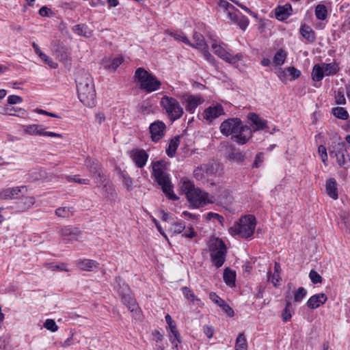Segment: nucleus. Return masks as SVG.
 Here are the masks:
<instances>
[{
  "label": "nucleus",
  "instance_id": "f257e3e1",
  "mask_svg": "<svg viewBox=\"0 0 350 350\" xmlns=\"http://www.w3.org/2000/svg\"><path fill=\"white\" fill-rule=\"evenodd\" d=\"M75 82L79 100L88 107H94L96 103V91L90 74L84 70H79L76 74Z\"/></svg>",
  "mask_w": 350,
  "mask_h": 350
},
{
  "label": "nucleus",
  "instance_id": "f03ea898",
  "mask_svg": "<svg viewBox=\"0 0 350 350\" xmlns=\"http://www.w3.org/2000/svg\"><path fill=\"white\" fill-rule=\"evenodd\" d=\"M220 131L225 136L232 135V139L239 144H245L252 137L250 127L243 125L238 118L224 120L220 125Z\"/></svg>",
  "mask_w": 350,
  "mask_h": 350
},
{
  "label": "nucleus",
  "instance_id": "7ed1b4c3",
  "mask_svg": "<svg viewBox=\"0 0 350 350\" xmlns=\"http://www.w3.org/2000/svg\"><path fill=\"white\" fill-rule=\"evenodd\" d=\"M180 189L194 208L202 207L208 204H213L215 201L214 196L196 187L194 183L187 178L180 180Z\"/></svg>",
  "mask_w": 350,
  "mask_h": 350
},
{
  "label": "nucleus",
  "instance_id": "20e7f679",
  "mask_svg": "<svg viewBox=\"0 0 350 350\" xmlns=\"http://www.w3.org/2000/svg\"><path fill=\"white\" fill-rule=\"evenodd\" d=\"M152 172L155 180L168 198L172 200H178L177 196L173 191V186L167 172L166 162L160 160L153 163Z\"/></svg>",
  "mask_w": 350,
  "mask_h": 350
},
{
  "label": "nucleus",
  "instance_id": "39448f33",
  "mask_svg": "<svg viewBox=\"0 0 350 350\" xmlns=\"http://www.w3.org/2000/svg\"><path fill=\"white\" fill-rule=\"evenodd\" d=\"M135 78L139 83V88L147 93L154 92L160 88L161 81L152 74L143 68L135 70Z\"/></svg>",
  "mask_w": 350,
  "mask_h": 350
},
{
  "label": "nucleus",
  "instance_id": "423d86ee",
  "mask_svg": "<svg viewBox=\"0 0 350 350\" xmlns=\"http://www.w3.org/2000/svg\"><path fill=\"white\" fill-rule=\"evenodd\" d=\"M256 225V219L254 215H245L230 228V230L232 234L247 239L253 235Z\"/></svg>",
  "mask_w": 350,
  "mask_h": 350
},
{
  "label": "nucleus",
  "instance_id": "0eeeda50",
  "mask_svg": "<svg viewBox=\"0 0 350 350\" xmlns=\"http://www.w3.org/2000/svg\"><path fill=\"white\" fill-rule=\"evenodd\" d=\"M208 245L213 263L217 268L221 267L226 260L227 254L224 242L218 238H211Z\"/></svg>",
  "mask_w": 350,
  "mask_h": 350
},
{
  "label": "nucleus",
  "instance_id": "6e6552de",
  "mask_svg": "<svg viewBox=\"0 0 350 350\" xmlns=\"http://www.w3.org/2000/svg\"><path fill=\"white\" fill-rule=\"evenodd\" d=\"M219 5L226 12L227 17L231 23L237 24L242 30L246 29L249 24L248 18L243 16L234 5L225 0H220Z\"/></svg>",
  "mask_w": 350,
  "mask_h": 350
},
{
  "label": "nucleus",
  "instance_id": "1a4fd4ad",
  "mask_svg": "<svg viewBox=\"0 0 350 350\" xmlns=\"http://www.w3.org/2000/svg\"><path fill=\"white\" fill-rule=\"evenodd\" d=\"M160 105L165 110L169 119L175 121L180 119L184 113L183 108L179 102L174 98L164 96L161 98Z\"/></svg>",
  "mask_w": 350,
  "mask_h": 350
},
{
  "label": "nucleus",
  "instance_id": "9d476101",
  "mask_svg": "<svg viewBox=\"0 0 350 350\" xmlns=\"http://www.w3.org/2000/svg\"><path fill=\"white\" fill-rule=\"evenodd\" d=\"M114 288L118 292L124 304L131 312L137 309V304L131 290L127 284L122 282L120 276L115 278Z\"/></svg>",
  "mask_w": 350,
  "mask_h": 350
},
{
  "label": "nucleus",
  "instance_id": "9b49d317",
  "mask_svg": "<svg viewBox=\"0 0 350 350\" xmlns=\"http://www.w3.org/2000/svg\"><path fill=\"white\" fill-rule=\"evenodd\" d=\"M211 48L217 56L229 64L235 65L243 59L241 53L232 55L228 52L226 49V44L223 42L218 43L214 40L211 44Z\"/></svg>",
  "mask_w": 350,
  "mask_h": 350
},
{
  "label": "nucleus",
  "instance_id": "f8f14e48",
  "mask_svg": "<svg viewBox=\"0 0 350 350\" xmlns=\"http://www.w3.org/2000/svg\"><path fill=\"white\" fill-rule=\"evenodd\" d=\"M329 153L331 157H336L337 163L340 167H346L345 165L349 161V157L344 142H338L332 144L329 148Z\"/></svg>",
  "mask_w": 350,
  "mask_h": 350
},
{
  "label": "nucleus",
  "instance_id": "ddd939ff",
  "mask_svg": "<svg viewBox=\"0 0 350 350\" xmlns=\"http://www.w3.org/2000/svg\"><path fill=\"white\" fill-rule=\"evenodd\" d=\"M85 165L94 178L95 182L103 181V177L106 176L98 160L87 158L85 161Z\"/></svg>",
  "mask_w": 350,
  "mask_h": 350
},
{
  "label": "nucleus",
  "instance_id": "4468645a",
  "mask_svg": "<svg viewBox=\"0 0 350 350\" xmlns=\"http://www.w3.org/2000/svg\"><path fill=\"white\" fill-rule=\"evenodd\" d=\"M23 131L26 134L39 135V136H49V137H56L62 138V134L56 133L54 132L45 131L44 128L40 124H29L24 125L23 126Z\"/></svg>",
  "mask_w": 350,
  "mask_h": 350
},
{
  "label": "nucleus",
  "instance_id": "2eb2a0df",
  "mask_svg": "<svg viewBox=\"0 0 350 350\" xmlns=\"http://www.w3.org/2000/svg\"><path fill=\"white\" fill-rule=\"evenodd\" d=\"M149 131L151 140L156 143L164 137L166 125L163 121L156 120L150 124Z\"/></svg>",
  "mask_w": 350,
  "mask_h": 350
},
{
  "label": "nucleus",
  "instance_id": "dca6fc26",
  "mask_svg": "<svg viewBox=\"0 0 350 350\" xmlns=\"http://www.w3.org/2000/svg\"><path fill=\"white\" fill-rule=\"evenodd\" d=\"M204 100L200 95H185L182 101L187 111L193 113L196 108L204 103Z\"/></svg>",
  "mask_w": 350,
  "mask_h": 350
},
{
  "label": "nucleus",
  "instance_id": "f3484780",
  "mask_svg": "<svg viewBox=\"0 0 350 350\" xmlns=\"http://www.w3.org/2000/svg\"><path fill=\"white\" fill-rule=\"evenodd\" d=\"M97 187L100 188L102 194L108 200H114L117 197V193L112 183L108 180L106 176L103 177V182H95Z\"/></svg>",
  "mask_w": 350,
  "mask_h": 350
},
{
  "label": "nucleus",
  "instance_id": "a211bd4d",
  "mask_svg": "<svg viewBox=\"0 0 350 350\" xmlns=\"http://www.w3.org/2000/svg\"><path fill=\"white\" fill-rule=\"evenodd\" d=\"M130 157L138 168L144 167L148 159V154L142 149L132 150L130 152Z\"/></svg>",
  "mask_w": 350,
  "mask_h": 350
},
{
  "label": "nucleus",
  "instance_id": "6ab92c4d",
  "mask_svg": "<svg viewBox=\"0 0 350 350\" xmlns=\"http://www.w3.org/2000/svg\"><path fill=\"white\" fill-rule=\"evenodd\" d=\"M165 321L168 324V326L170 329V341L174 345V348H178V343H180L181 342V338L179 334V332L176 328V325L175 323L174 322L170 314H167L165 316Z\"/></svg>",
  "mask_w": 350,
  "mask_h": 350
},
{
  "label": "nucleus",
  "instance_id": "aec40b11",
  "mask_svg": "<svg viewBox=\"0 0 350 350\" xmlns=\"http://www.w3.org/2000/svg\"><path fill=\"white\" fill-rule=\"evenodd\" d=\"M224 114V110L221 105H215L206 108L203 113V118L208 122H212L219 116Z\"/></svg>",
  "mask_w": 350,
  "mask_h": 350
},
{
  "label": "nucleus",
  "instance_id": "412c9836",
  "mask_svg": "<svg viewBox=\"0 0 350 350\" xmlns=\"http://www.w3.org/2000/svg\"><path fill=\"white\" fill-rule=\"evenodd\" d=\"M59 233L64 240L70 241H77L81 235V231L79 229L68 227L62 228Z\"/></svg>",
  "mask_w": 350,
  "mask_h": 350
},
{
  "label": "nucleus",
  "instance_id": "4be33fe9",
  "mask_svg": "<svg viewBox=\"0 0 350 350\" xmlns=\"http://www.w3.org/2000/svg\"><path fill=\"white\" fill-rule=\"evenodd\" d=\"M25 188V186L6 188L0 193V198L3 200L16 199L18 198L20 193Z\"/></svg>",
  "mask_w": 350,
  "mask_h": 350
},
{
  "label": "nucleus",
  "instance_id": "5701e85b",
  "mask_svg": "<svg viewBox=\"0 0 350 350\" xmlns=\"http://www.w3.org/2000/svg\"><path fill=\"white\" fill-rule=\"evenodd\" d=\"M327 300V297L325 293H319L311 296L306 304L309 308L315 309L323 305Z\"/></svg>",
  "mask_w": 350,
  "mask_h": 350
},
{
  "label": "nucleus",
  "instance_id": "b1692460",
  "mask_svg": "<svg viewBox=\"0 0 350 350\" xmlns=\"http://www.w3.org/2000/svg\"><path fill=\"white\" fill-rule=\"evenodd\" d=\"M215 196L221 203L224 204L230 203L232 199L231 191L222 185L217 186Z\"/></svg>",
  "mask_w": 350,
  "mask_h": 350
},
{
  "label": "nucleus",
  "instance_id": "393cba45",
  "mask_svg": "<svg viewBox=\"0 0 350 350\" xmlns=\"http://www.w3.org/2000/svg\"><path fill=\"white\" fill-rule=\"evenodd\" d=\"M75 264L79 269L85 271H92L98 266L96 260L91 259H79Z\"/></svg>",
  "mask_w": 350,
  "mask_h": 350
},
{
  "label": "nucleus",
  "instance_id": "a878e982",
  "mask_svg": "<svg viewBox=\"0 0 350 350\" xmlns=\"http://www.w3.org/2000/svg\"><path fill=\"white\" fill-rule=\"evenodd\" d=\"M72 30L75 34L87 38H91L93 36V31L84 23L74 25L72 27Z\"/></svg>",
  "mask_w": 350,
  "mask_h": 350
},
{
  "label": "nucleus",
  "instance_id": "bb28decb",
  "mask_svg": "<svg viewBox=\"0 0 350 350\" xmlns=\"http://www.w3.org/2000/svg\"><path fill=\"white\" fill-rule=\"evenodd\" d=\"M291 10L292 8L289 3H286L284 6H278L275 9V17L280 21H284L291 14Z\"/></svg>",
  "mask_w": 350,
  "mask_h": 350
},
{
  "label": "nucleus",
  "instance_id": "cd10ccee",
  "mask_svg": "<svg viewBox=\"0 0 350 350\" xmlns=\"http://www.w3.org/2000/svg\"><path fill=\"white\" fill-rule=\"evenodd\" d=\"M336 181L334 178H329L325 184V190L327 195L334 200L338 198Z\"/></svg>",
  "mask_w": 350,
  "mask_h": 350
},
{
  "label": "nucleus",
  "instance_id": "c85d7f7f",
  "mask_svg": "<svg viewBox=\"0 0 350 350\" xmlns=\"http://www.w3.org/2000/svg\"><path fill=\"white\" fill-rule=\"evenodd\" d=\"M299 31L301 35L309 42H314L316 38L315 33L309 25L306 24L301 25Z\"/></svg>",
  "mask_w": 350,
  "mask_h": 350
},
{
  "label": "nucleus",
  "instance_id": "c756f323",
  "mask_svg": "<svg viewBox=\"0 0 350 350\" xmlns=\"http://www.w3.org/2000/svg\"><path fill=\"white\" fill-rule=\"evenodd\" d=\"M36 203L33 196H27L17 203V207L21 211H26L30 209Z\"/></svg>",
  "mask_w": 350,
  "mask_h": 350
},
{
  "label": "nucleus",
  "instance_id": "7c9ffc66",
  "mask_svg": "<svg viewBox=\"0 0 350 350\" xmlns=\"http://www.w3.org/2000/svg\"><path fill=\"white\" fill-rule=\"evenodd\" d=\"M180 144V137L178 135L174 137L169 142L168 146L166 148V154L170 157H173L175 155L176 150Z\"/></svg>",
  "mask_w": 350,
  "mask_h": 350
},
{
  "label": "nucleus",
  "instance_id": "2f4dec72",
  "mask_svg": "<svg viewBox=\"0 0 350 350\" xmlns=\"http://www.w3.org/2000/svg\"><path fill=\"white\" fill-rule=\"evenodd\" d=\"M181 291L185 299L190 300L193 304L200 306L202 304L201 300L195 295L189 287L184 286L181 288Z\"/></svg>",
  "mask_w": 350,
  "mask_h": 350
},
{
  "label": "nucleus",
  "instance_id": "473e14b6",
  "mask_svg": "<svg viewBox=\"0 0 350 350\" xmlns=\"http://www.w3.org/2000/svg\"><path fill=\"white\" fill-rule=\"evenodd\" d=\"M248 118L252 122V124L256 126L254 131L260 130V129H262L267 127L266 121L261 119L256 113H250L248 115Z\"/></svg>",
  "mask_w": 350,
  "mask_h": 350
},
{
  "label": "nucleus",
  "instance_id": "72a5a7b5",
  "mask_svg": "<svg viewBox=\"0 0 350 350\" xmlns=\"http://www.w3.org/2000/svg\"><path fill=\"white\" fill-rule=\"evenodd\" d=\"M224 281L225 283L230 286H234L235 285L236 273L235 271L229 268H226L224 271Z\"/></svg>",
  "mask_w": 350,
  "mask_h": 350
},
{
  "label": "nucleus",
  "instance_id": "f704fd0d",
  "mask_svg": "<svg viewBox=\"0 0 350 350\" xmlns=\"http://www.w3.org/2000/svg\"><path fill=\"white\" fill-rule=\"evenodd\" d=\"M193 40L194 43H191V44H189L192 47L200 50L207 46L205 42L204 36L200 33L195 32L193 36Z\"/></svg>",
  "mask_w": 350,
  "mask_h": 350
},
{
  "label": "nucleus",
  "instance_id": "c9c22d12",
  "mask_svg": "<svg viewBox=\"0 0 350 350\" xmlns=\"http://www.w3.org/2000/svg\"><path fill=\"white\" fill-rule=\"evenodd\" d=\"M321 66L323 68V72L325 76L335 75L339 70V68L336 63H323L321 64Z\"/></svg>",
  "mask_w": 350,
  "mask_h": 350
},
{
  "label": "nucleus",
  "instance_id": "e433bc0d",
  "mask_svg": "<svg viewBox=\"0 0 350 350\" xmlns=\"http://www.w3.org/2000/svg\"><path fill=\"white\" fill-rule=\"evenodd\" d=\"M122 62V57H117L110 61H106L104 66L107 69L111 71H115Z\"/></svg>",
  "mask_w": 350,
  "mask_h": 350
},
{
  "label": "nucleus",
  "instance_id": "4c0bfd02",
  "mask_svg": "<svg viewBox=\"0 0 350 350\" xmlns=\"http://www.w3.org/2000/svg\"><path fill=\"white\" fill-rule=\"evenodd\" d=\"M314 14L317 19L320 21H324L327 16V10L325 5L318 4L315 7Z\"/></svg>",
  "mask_w": 350,
  "mask_h": 350
},
{
  "label": "nucleus",
  "instance_id": "58836bf2",
  "mask_svg": "<svg viewBox=\"0 0 350 350\" xmlns=\"http://www.w3.org/2000/svg\"><path fill=\"white\" fill-rule=\"evenodd\" d=\"M325 75L321 64H315L312 68V79L315 81H320Z\"/></svg>",
  "mask_w": 350,
  "mask_h": 350
},
{
  "label": "nucleus",
  "instance_id": "ea45409f",
  "mask_svg": "<svg viewBox=\"0 0 350 350\" xmlns=\"http://www.w3.org/2000/svg\"><path fill=\"white\" fill-rule=\"evenodd\" d=\"M235 350H247V343L243 332L239 334L235 342Z\"/></svg>",
  "mask_w": 350,
  "mask_h": 350
},
{
  "label": "nucleus",
  "instance_id": "a19ab883",
  "mask_svg": "<svg viewBox=\"0 0 350 350\" xmlns=\"http://www.w3.org/2000/svg\"><path fill=\"white\" fill-rule=\"evenodd\" d=\"M201 166L207 178L215 175L217 172L216 165L213 163H203Z\"/></svg>",
  "mask_w": 350,
  "mask_h": 350
},
{
  "label": "nucleus",
  "instance_id": "79ce46f5",
  "mask_svg": "<svg viewBox=\"0 0 350 350\" xmlns=\"http://www.w3.org/2000/svg\"><path fill=\"white\" fill-rule=\"evenodd\" d=\"M168 34L176 40L184 42L187 44H191V42L187 38V37L182 31H168Z\"/></svg>",
  "mask_w": 350,
  "mask_h": 350
},
{
  "label": "nucleus",
  "instance_id": "37998d69",
  "mask_svg": "<svg viewBox=\"0 0 350 350\" xmlns=\"http://www.w3.org/2000/svg\"><path fill=\"white\" fill-rule=\"evenodd\" d=\"M282 74L284 75V76L286 75V74H289L291 76V79L294 80L300 76L301 72L295 67L291 66L285 68V70L282 71ZM284 76L282 74L280 75L279 77L281 80H282V77Z\"/></svg>",
  "mask_w": 350,
  "mask_h": 350
},
{
  "label": "nucleus",
  "instance_id": "c03bdc74",
  "mask_svg": "<svg viewBox=\"0 0 350 350\" xmlns=\"http://www.w3.org/2000/svg\"><path fill=\"white\" fill-rule=\"evenodd\" d=\"M294 302H300L307 295V291L304 287H299L292 292Z\"/></svg>",
  "mask_w": 350,
  "mask_h": 350
},
{
  "label": "nucleus",
  "instance_id": "a18cd8bd",
  "mask_svg": "<svg viewBox=\"0 0 350 350\" xmlns=\"http://www.w3.org/2000/svg\"><path fill=\"white\" fill-rule=\"evenodd\" d=\"M286 57V52L283 49H280L273 57V63L277 66H281L284 63Z\"/></svg>",
  "mask_w": 350,
  "mask_h": 350
},
{
  "label": "nucleus",
  "instance_id": "49530a36",
  "mask_svg": "<svg viewBox=\"0 0 350 350\" xmlns=\"http://www.w3.org/2000/svg\"><path fill=\"white\" fill-rule=\"evenodd\" d=\"M25 113V109L19 107H14L11 106H5L3 109V113L9 116H18L19 113L24 114Z\"/></svg>",
  "mask_w": 350,
  "mask_h": 350
},
{
  "label": "nucleus",
  "instance_id": "de8ad7c7",
  "mask_svg": "<svg viewBox=\"0 0 350 350\" xmlns=\"http://www.w3.org/2000/svg\"><path fill=\"white\" fill-rule=\"evenodd\" d=\"M332 113L334 116L341 120H347L349 117L347 111L343 107H340L333 108Z\"/></svg>",
  "mask_w": 350,
  "mask_h": 350
},
{
  "label": "nucleus",
  "instance_id": "09e8293b",
  "mask_svg": "<svg viewBox=\"0 0 350 350\" xmlns=\"http://www.w3.org/2000/svg\"><path fill=\"white\" fill-rule=\"evenodd\" d=\"M72 208L59 207L55 210V215L59 217H69L72 215Z\"/></svg>",
  "mask_w": 350,
  "mask_h": 350
},
{
  "label": "nucleus",
  "instance_id": "8fccbe9b",
  "mask_svg": "<svg viewBox=\"0 0 350 350\" xmlns=\"http://www.w3.org/2000/svg\"><path fill=\"white\" fill-rule=\"evenodd\" d=\"M193 176L198 180H201L203 183L208 180L201 166V165L197 167L193 170Z\"/></svg>",
  "mask_w": 350,
  "mask_h": 350
},
{
  "label": "nucleus",
  "instance_id": "3c124183",
  "mask_svg": "<svg viewBox=\"0 0 350 350\" xmlns=\"http://www.w3.org/2000/svg\"><path fill=\"white\" fill-rule=\"evenodd\" d=\"M291 306V301L289 300H286L285 308L282 312V318L283 321H284V322H287V321H290L292 317L291 312L290 310Z\"/></svg>",
  "mask_w": 350,
  "mask_h": 350
},
{
  "label": "nucleus",
  "instance_id": "603ef678",
  "mask_svg": "<svg viewBox=\"0 0 350 350\" xmlns=\"http://www.w3.org/2000/svg\"><path fill=\"white\" fill-rule=\"evenodd\" d=\"M44 63L48 64L51 68H56L57 67V64L53 62L52 59L48 57L45 53H44L42 51L38 52L36 54Z\"/></svg>",
  "mask_w": 350,
  "mask_h": 350
},
{
  "label": "nucleus",
  "instance_id": "864d4df0",
  "mask_svg": "<svg viewBox=\"0 0 350 350\" xmlns=\"http://www.w3.org/2000/svg\"><path fill=\"white\" fill-rule=\"evenodd\" d=\"M228 158L232 161L241 162L243 161L244 155L240 151L232 150L228 154Z\"/></svg>",
  "mask_w": 350,
  "mask_h": 350
},
{
  "label": "nucleus",
  "instance_id": "5fc2aeb1",
  "mask_svg": "<svg viewBox=\"0 0 350 350\" xmlns=\"http://www.w3.org/2000/svg\"><path fill=\"white\" fill-rule=\"evenodd\" d=\"M185 229V226L181 223L174 222L172 224V227L170 229V232L173 234H180L184 231Z\"/></svg>",
  "mask_w": 350,
  "mask_h": 350
},
{
  "label": "nucleus",
  "instance_id": "6e6d98bb",
  "mask_svg": "<svg viewBox=\"0 0 350 350\" xmlns=\"http://www.w3.org/2000/svg\"><path fill=\"white\" fill-rule=\"evenodd\" d=\"M66 179L68 182H75L82 185H89L90 180L88 178H79L77 176H66Z\"/></svg>",
  "mask_w": 350,
  "mask_h": 350
},
{
  "label": "nucleus",
  "instance_id": "4d7b16f0",
  "mask_svg": "<svg viewBox=\"0 0 350 350\" xmlns=\"http://www.w3.org/2000/svg\"><path fill=\"white\" fill-rule=\"evenodd\" d=\"M44 327L50 330L52 332H55L57 331L58 326L57 325L55 321L53 319H46L44 323Z\"/></svg>",
  "mask_w": 350,
  "mask_h": 350
},
{
  "label": "nucleus",
  "instance_id": "13d9d810",
  "mask_svg": "<svg viewBox=\"0 0 350 350\" xmlns=\"http://www.w3.org/2000/svg\"><path fill=\"white\" fill-rule=\"evenodd\" d=\"M122 180L124 185L128 191H131L133 189V180L127 174H122Z\"/></svg>",
  "mask_w": 350,
  "mask_h": 350
},
{
  "label": "nucleus",
  "instance_id": "bf43d9fd",
  "mask_svg": "<svg viewBox=\"0 0 350 350\" xmlns=\"http://www.w3.org/2000/svg\"><path fill=\"white\" fill-rule=\"evenodd\" d=\"M309 277L313 284H318L322 282V277L314 270H311L309 273Z\"/></svg>",
  "mask_w": 350,
  "mask_h": 350
},
{
  "label": "nucleus",
  "instance_id": "052dcab7",
  "mask_svg": "<svg viewBox=\"0 0 350 350\" xmlns=\"http://www.w3.org/2000/svg\"><path fill=\"white\" fill-rule=\"evenodd\" d=\"M200 50L205 59L208 61L209 63L214 64L215 62V59L213 57V56L208 52L207 46Z\"/></svg>",
  "mask_w": 350,
  "mask_h": 350
},
{
  "label": "nucleus",
  "instance_id": "680f3d73",
  "mask_svg": "<svg viewBox=\"0 0 350 350\" xmlns=\"http://www.w3.org/2000/svg\"><path fill=\"white\" fill-rule=\"evenodd\" d=\"M318 151L321 155L322 161L325 165H327L326 161H327V153L326 148L323 145H320L318 148Z\"/></svg>",
  "mask_w": 350,
  "mask_h": 350
},
{
  "label": "nucleus",
  "instance_id": "e2e57ef3",
  "mask_svg": "<svg viewBox=\"0 0 350 350\" xmlns=\"http://www.w3.org/2000/svg\"><path fill=\"white\" fill-rule=\"evenodd\" d=\"M23 102V98L17 95H10L8 98V103L10 105L20 104Z\"/></svg>",
  "mask_w": 350,
  "mask_h": 350
},
{
  "label": "nucleus",
  "instance_id": "0e129e2a",
  "mask_svg": "<svg viewBox=\"0 0 350 350\" xmlns=\"http://www.w3.org/2000/svg\"><path fill=\"white\" fill-rule=\"evenodd\" d=\"M268 280L271 282L274 286L277 287L279 285V282L281 280V277L279 273H273L272 275L269 273Z\"/></svg>",
  "mask_w": 350,
  "mask_h": 350
},
{
  "label": "nucleus",
  "instance_id": "69168bd1",
  "mask_svg": "<svg viewBox=\"0 0 350 350\" xmlns=\"http://www.w3.org/2000/svg\"><path fill=\"white\" fill-rule=\"evenodd\" d=\"M336 103L338 105H344L346 103V99L342 92L338 91L335 94Z\"/></svg>",
  "mask_w": 350,
  "mask_h": 350
},
{
  "label": "nucleus",
  "instance_id": "338daca9",
  "mask_svg": "<svg viewBox=\"0 0 350 350\" xmlns=\"http://www.w3.org/2000/svg\"><path fill=\"white\" fill-rule=\"evenodd\" d=\"M219 306L222 308L224 311L229 316V317H233L234 316V310L228 304L224 301Z\"/></svg>",
  "mask_w": 350,
  "mask_h": 350
},
{
  "label": "nucleus",
  "instance_id": "774afa93",
  "mask_svg": "<svg viewBox=\"0 0 350 350\" xmlns=\"http://www.w3.org/2000/svg\"><path fill=\"white\" fill-rule=\"evenodd\" d=\"M53 12L50 8H48L46 6H42L39 10V14L42 16H47L49 17L52 15Z\"/></svg>",
  "mask_w": 350,
  "mask_h": 350
}]
</instances>
